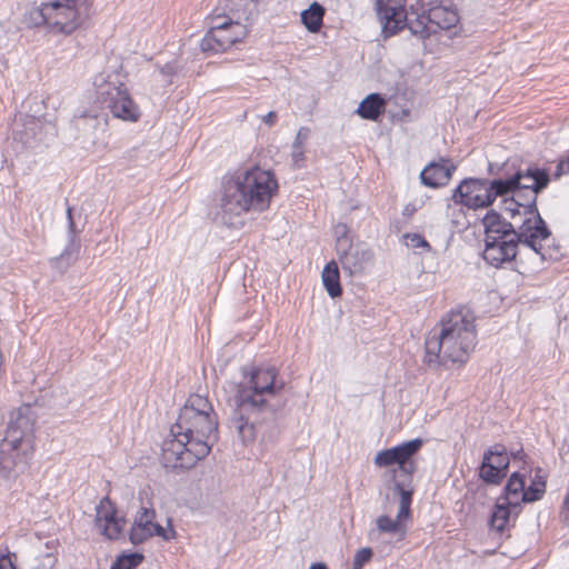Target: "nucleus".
Masks as SVG:
<instances>
[{"label":"nucleus","mask_w":569,"mask_h":569,"mask_svg":"<svg viewBox=\"0 0 569 569\" xmlns=\"http://www.w3.org/2000/svg\"><path fill=\"white\" fill-rule=\"evenodd\" d=\"M513 458H522L525 456L522 450H518L517 452L512 453Z\"/></svg>","instance_id":"obj_44"},{"label":"nucleus","mask_w":569,"mask_h":569,"mask_svg":"<svg viewBox=\"0 0 569 569\" xmlns=\"http://www.w3.org/2000/svg\"><path fill=\"white\" fill-rule=\"evenodd\" d=\"M373 556L372 549L369 547H365L359 549L353 557L352 569H362L366 563H368Z\"/></svg>","instance_id":"obj_34"},{"label":"nucleus","mask_w":569,"mask_h":569,"mask_svg":"<svg viewBox=\"0 0 569 569\" xmlns=\"http://www.w3.org/2000/svg\"><path fill=\"white\" fill-rule=\"evenodd\" d=\"M509 463L505 446L497 443L485 452L479 477L487 483L499 485L507 475Z\"/></svg>","instance_id":"obj_16"},{"label":"nucleus","mask_w":569,"mask_h":569,"mask_svg":"<svg viewBox=\"0 0 569 569\" xmlns=\"http://www.w3.org/2000/svg\"><path fill=\"white\" fill-rule=\"evenodd\" d=\"M517 193H525L526 202H519L523 207L525 216L540 214L537 208V196L547 188L550 182L549 172L538 167H528L512 174Z\"/></svg>","instance_id":"obj_11"},{"label":"nucleus","mask_w":569,"mask_h":569,"mask_svg":"<svg viewBox=\"0 0 569 569\" xmlns=\"http://www.w3.org/2000/svg\"><path fill=\"white\" fill-rule=\"evenodd\" d=\"M486 239L512 240L520 242L523 249L529 250L539 263L547 260H557L560 256L558 247H551V232L540 214L526 216L518 230L511 222L506 221L500 213L489 210L482 219Z\"/></svg>","instance_id":"obj_5"},{"label":"nucleus","mask_w":569,"mask_h":569,"mask_svg":"<svg viewBox=\"0 0 569 569\" xmlns=\"http://www.w3.org/2000/svg\"><path fill=\"white\" fill-rule=\"evenodd\" d=\"M546 491V480L543 477L536 476L532 483L525 489L521 501L522 502H535L540 500Z\"/></svg>","instance_id":"obj_29"},{"label":"nucleus","mask_w":569,"mask_h":569,"mask_svg":"<svg viewBox=\"0 0 569 569\" xmlns=\"http://www.w3.org/2000/svg\"><path fill=\"white\" fill-rule=\"evenodd\" d=\"M292 161L296 167H300V163L305 160V150L303 148L292 147L291 152Z\"/></svg>","instance_id":"obj_36"},{"label":"nucleus","mask_w":569,"mask_h":569,"mask_svg":"<svg viewBox=\"0 0 569 569\" xmlns=\"http://www.w3.org/2000/svg\"><path fill=\"white\" fill-rule=\"evenodd\" d=\"M455 203L477 210L491 206L490 192L487 188V179L466 178L453 190Z\"/></svg>","instance_id":"obj_14"},{"label":"nucleus","mask_w":569,"mask_h":569,"mask_svg":"<svg viewBox=\"0 0 569 569\" xmlns=\"http://www.w3.org/2000/svg\"><path fill=\"white\" fill-rule=\"evenodd\" d=\"M212 26L201 40V50L222 52L241 42L249 33V16L242 17L239 10L230 9L228 13H218L212 18Z\"/></svg>","instance_id":"obj_8"},{"label":"nucleus","mask_w":569,"mask_h":569,"mask_svg":"<svg viewBox=\"0 0 569 569\" xmlns=\"http://www.w3.org/2000/svg\"><path fill=\"white\" fill-rule=\"evenodd\" d=\"M325 13L326 9L323 6L313 1L309 8L301 12L300 17L306 29L311 33H316L322 27Z\"/></svg>","instance_id":"obj_23"},{"label":"nucleus","mask_w":569,"mask_h":569,"mask_svg":"<svg viewBox=\"0 0 569 569\" xmlns=\"http://www.w3.org/2000/svg\"><path fill=\"white\" fill-rule=\"evenodd\" d=\"M516 181L512 180V174L508 177H498L492 180L487 179V188L490 192L491 204L498 197H506L510 193L517 194Z\"/></svg>","instance_id":"obj_26"},{"label":"nucleus","mask_w":569,"mask_h":569,"mask_svg":"<svg viewBox=\"0 0 569 569\" xmlns=\"http://www.w3.org/2000/svg\"><path fill=\"white\" fill-rule=\"evenodd\" d=\"M337 254L342 270L348 276L365 273L373 262V252L365 242L352 243L349 237H337Z\"/></svg>","instance_id":"obj_13"},{"label":"nucleus","mask_w":569,"mask_h":569,"mask_svg":"<svg viewBox=\"0 0 569 569\" xmlns=\"http://www.w3.org/2000/svg\"><path fill=\"white\" fill-rule=\"evenodd\" d=\"M90 12L89 0H54L42 3L31 14L37 26L46 24L60 33L70 34L82 26Z\"/></svg>","instance_id":"obj_7"},{"label":"nucleus","mask_w":569,"mask_h":569,"mask_svg":"<svg viewBox=\"0 0 569 569\" xmlns=\"http://www.w3.org/2000/svg\"><path fill=\"white\" fill-rule=\"evenodd\" d=\"M423 441L416 438L392 448L380 450L375 456L373 462L379 468L397 465L398 469L393 470V477H396L397 471H400L403 477L412 478L417 470V463L412 460V457L421 449Z\"/></svg>","instance_id":"obj_12"},{"label":"nucleus","mask_w":569,"mask_h":569,"mask_svg":"<svg viewBox=\"0 0 569 569\" xmlns=\"http://www.w3.org/2000/svg\"><path fill=\"white\" fill-rule=\"evenodd\" d=\"M122 519L117 517V510L108 497L101 499L96 508V525L101 533L110 540L118 539L121 533Z\"/></svg>","instance_id":"obj_18"},{"label":"nucleus","mask_w":569,"mask_h":569,"mask_svg":"<svg viewBox=\"0 0 569 569\" xmlns=\"http://www.w3.org/2000/svg\"><path fill=\"white\" fill-rule=\"evenodd\" d=\"M119 567H120L119 565H114V563H113V565L111 566V569H121V568H119Z\"/></svg>","instance_id":"obj_46"},{"label":"nucleus","mask_w":569,"mask_h":569,"mask_svg":"<svg viewBox=\"0 0 569 569\" xmlns=\"http://www.w3.org/2000/svg\"><path fill=\"white\" fill-rule=\"evenodd\" d=\"M309 132H310V130L308 128L301 127L297 132V136L292 143V147L303 148V144L309 137Z\"/></svg>","instance_id":"obj_35"},{"label":"nucleus","mask_w":569,"mask_h":569,"mask_svg":"<svg viewBox=\"0 0 569 569\" xmlns=\"http://www.w3.org/2000/svg\"><path fill=\"white\" fill-rule=\"evenodd\" d=\"M277 189L273 173L258 167L226 178L220 198L221 221L228 227L240 228L246 213L269 208Z\"/></svg>","instance_id":"obj_3"},{"label":"nucleus","mask_w":569,"mask_h":569,"mask_svg":"<svg viewBox=\"0 0 569 569\" xmlns=\"http://www.w3.org/2000/svg\"><path fill=\"white\" fill-rule=\"evenodd\" d=\"M427 20L429 23L436 24L440 29H450L455 27L459 20L456 11L446 7H433L428 11Z\"/></svg>","instance_id":"obj_24"},{"label":"nucleus","mask_w":569,"mask_h":569,"mask_svg":"<svg viewBox=\"0 0 569 569\" xmlns=\"http://www.w3.org/2000/svg\"><path fill=\"white\" fill-rule=\"evenodd\" d=\"M322 283L331 298H338L342 295L339 268L336 261L328 262L323 268Z\"/></svg>","instance_id":"obj_25"},{"label":"nucleus","mask_w":569,"mask_h":569,"mask_svg":"<svg viewBox=\"0 0 569 569\" xmlns=\"http://www.w3.org/2000/svg\"><path fill=\"white\" fill-rule=\"evenodd\" d=\"M475 320V315L467 308L448 312L441 319L440 331L426 340V363L430 367L465 363L477 343Z\"/></svg>","instance_id":"obj_4"},{"label":"nucleus","mask_w":569,"mask_h":569,"mask_svg":"<svg viewBox=\"0 0 569 569\" xmlns=\"http://www.w3.org/2000/svg\"><path fill=\"white\" fill-rule=\"evenodd\" d=\"M143 558V555L139 552L123 555L114 562V565H119V568L121 569H134L142 562Z\"/></svg>","instance_id":"obj_33"},{"label":"nucleus","mask_w":569,"mask_h":569,"mask_svg":"<svg viewBox=\"0 0 569 569\" xmlns=\"http://www.w3.org/2000/svg\"><path fill=\"white\" fill-rule=\"evenodd\" d=\"M457 166L452 160L447 158H439L438 161H432L423 168L420 172L422 184L430 188H439L448 184L452 173L456 171Z\"/></svg>","instance_id":"obj_19"},{"label":"nucleus","mask_w":569,"mask_h":569,"mask_svg":"<svg viewBox=\"0 0 569 569\" xmlns=\"http://www.w3.org/2000/svg\"><path fill=\"white\" fill-rule=\"evenodd\" d=\"M97 100L102 108L119 119L137 121L140 118V109L131 99L127 88L109 81L97 84Z\"/></svg>","instance_id":"obj_10"},{"label":"nucleus","mask_w":569,"mask_h":569,"mask_svg":"<svg viewBox=\"0 0 569 569\" xmlns=\"http://www.w3.org/2000/svg\"><path fill=\"white\" fill-rule=\"evenodd\" d=\"M519 202H526L525 193H517L516 196L511 197L510 199H503V210L509 212L510 218L515 219L516 216L521 214V210H523L522 204Z\"/></svg>","instance_id":"obj_31"},{"label":"nucleus","mask_w":569,"mask_h":569,"mask_svg":"<svg viewBox=\"0 0 569 569\" xmlns=\"http://www.w3.org/2000/svg\"><path fill=\"white\" fill-rule=\"evenodd\" d=\"M569 171V158L567 161H561L558 166H557V171H556V176L559 177L561 176L562 173Z\"/></svg>","instance_id":"obj_40"},{"label":"nucleus","mask_w":569,"mask_h":569,"mask_svg":"<svg viewBox=\"0 0 569 569\" xmlns=\"http://www.w3.org/2000/svg\"><path fill=\"white\" fill-rule=\"evenodd\" d=\"M511 509H520L519 501L498 499L490 517V526L495 530L502 532L510 519Z\"/></svg>","instance_id":"obj_21"},{"label":"nucleus","mask_w":569,"mask_h":569,"mask_svg":"<svg viewBox=\"0 0 569 569\" xmlns=\"http://www.w3.org/2000/svg\"><path fill=\"white\" fill-rule=\"evenodd\" d=\"M32 420L20 409L12 413L0 446V486L23 471L32 451Z\"/></svg>","instance_id":"obj_6"},{"label":"nucleus","mask_w":569,"mask_h":569,"mask_svg":"<svg viewBox=\"0 0 569 569\" xmlns=\"http://www.w3.org/2000/svg\"><path fill=\"white\" fill-rule=\"evenodd\" d=\"M525 491V476L519 472H513L505 487V497H500L505 501L511 500L512 497L522 495Z\"/></svg>","instance_id":"obj_30"},{"label":"nucleus","mask_w":569,"mask_h":569,"mask_svg":"<svg viewBox=\"0 0 569 569\" xmlns=\"http://www.w3.org/2000/svg\"><path fill=\"white\" fill-rule=\"evenodd\" d=\"M309 569H328V567L323 562H316Z\"/></svg>","instance_id":"obj_43"},{"label":"nucleus","mask_w":569,"mask_h":569,"mask_svg":"<svg viewBox=\"0 0 569 569\" xmlns=\"http://www.w3.org/2000/svg\"><path fill=\"white\" fill-rule=\"evenodd\" d=\"M262 121L269 127L273 126L277 121V113L274 111L268 112L266 116L262 117Z\"/></svg>","instance_id":"obj_39"},{"label":"nucleus","mask_w":569,"mask_h":569,"mask_svg":"<svg viewBox=\"0 0 569 569\" xmlns=\"http://www.w3.org/2000/svg\"><path fill=\"white\" fill-rule=\"evenodd\" d=\"M565 506L567 507V509L569 510V493L566 496L565 498Z\"/></svg>","instance_id":"obj_45"},{"label":"nucleus","mask_w":569,"mask_h":569,"mask_svg":"<svg viewBox=\"0 0 569 569\" xmlns=\"http://www.w3.org/2000/svg\"><path fill=\"white\" fill-rule=\"evenodd\" d=\"M160 73L164 77H172L173 74H176L177 72V67L174 63L172 62H169V63H166L164 66L160 67L159 69Z\"/></svg>","instance_id":"obj_37"},{"label":"nucleus","mask_w":569,"mask_h":569,"mask_svg":"<svg viewBox=\"0 0 569 569\" xmlns=\"http://www.w3.org/2000/svg\"><path fill=\"white\" fill-rule=\"evenodd\" d=\"M387 99L380 93L368 94L356 110V113L370 121H377L386 111Z\"/></svg>","instance_id":"obj_20"},{"label":"nucleus","mask_w":569,"mask_h":569,"mask_svg":"<svg viewBox=\"0 0 569 569\" xmlns=\"http://www.w3.org/2000/svg\"><path fill=\"white\" fill-rule=\"evenodd\" d=\"M403 519H391L389 516H380L376 520L377 532L378 533H388L392 535L397 538L398 541H401L406 537V527L402 525Z\"/></svg>","instance_id":"obj_27"},{"label":"nucleus","mask_w":569,"mask_h":569,"mask_svg":"<svg viewBox=\"0 0 569 569\" xmlns=\"http://www.w3.org/2000/svg\"><path fill=\"white\" fill-rule=\"evenodd\" d=\"M277 376L274 367L258 368L251 373L249 387H238L230 428L237 431L243 443L254 439L266 420H274L276 409L269 403L268 397L274 396L284 387V381H279Z\"/></svg>","instance_id":"obj_2"},{"label":"nucleus","mask_w":569,"mask_h":569,"mask_svg":"<svg viewBox=\"0 0 569 569\" xmlns=\"http://www.w3.org/2000/svg\"><path fill=\"white\" fill-rule=\"evenodd\" d=\"M0 569H14V567L8 557H1L0 558Z\"/></svg>","instance_id":"obj_41"},{"label":"nucleus","mask_w":569,"mask_h":569,"mask_svg":"<svg viewBox=\"0 0 569 569\" xmlns=\"http://www.w3.org/2000/svg\"><path fill=\"white\" fill-rule=\"evenodd\" d=\"M67 218H68V229H69V244L64 249V251L57 258L53 259V262L59 264L62 263L64 260H67V264L70 263L69 259L71 256V248H73V242L77 233H79V230L76 228V223L72 218V208H67Z\"/></svg>","instance_id":"obj_28"},{"label":"nucleus","mask_w":569,"mask_h":569,"mask_svg":"<svg viewBox=\"0 0 569 569\" xmlns=\"http://www.w3.org/2000/svg\"><path fill=\"white\" fill-rule=\"evenodd\" d=\"M336 233L338 237H348L347 236V226L346 224H338L336 227Z\"/></svg>","instance_id":"obj_42"},{"label":"nucleus","mask_w":569,"mask_h":569,"mask_svg":"<svg viewBox=\"0 0 569 569\" xmlns=\"http://www.w3.org/2000/svg\"><path fill=\"white\" fill-rule=\"evenodd\" d=\"M218 416L206 396L190 395L180 409L170 438L162 445L166 468L190 469L206 458L217 441Z\"/></svg>","instance_id":"obj_1"},{"label":"nucleus","mask_w":569,"mask_h":569,"mask_svg":"<svg viewBox=\"0 0 569 569\" xmlns=\"http://www.w3.org/2000/svg\"><path fill=\"white\" fill-rule=\"evenodd\" d=\"M486 248L483 250V259L493 267H500L503 262L513 261L519 256L520 262L523 261V258L532 260V262H539L538 259H533L532 254L522 253L525 250L521 247L520 242H516L512 240H503V239H495L491 237L490 239H485Z\"/></svg>","instance_id":"obj_15"},{"label":"nucleus","mask_w":569,"mask_h":569,"mask_svg":"<svg viewBox=\"0 0 569 569\" xmlns=\"http://www.w3.org/2000/svg\"><path fill=\"white\" fill-rule=\"evenodd\" d=\"M405 243L411 249H421L426 252L431 250V246L420 233H406L403 234Z\"/></svg>","instance_id":"obj_32"},{"label":"nucleus","mask_w":569,"mask_h":569,"mask_svg":"<svg viewBox=\"0 0 569 569\" xmlns=\"http://www.w3.org/2000/svg\"><path fill=\"white\" fill-rule=\"evenodd\" d=\"M405 0H376V10L385 38L392 37L408 27L412 34L428 38L430 30L427 16H420L416 22H408Z\"/></svg>","instance_id":"obj_9"},{"label":"nucleus","mask_w":569,"mask_h":569,"mask_svg":"<svg viewBox=\"0 0 569 569\" xmlns=\"http://www.w3.org/2000/svg\"><path fill=\"white\" fill-rule=\"evenodd\" d=\"M412 478L405 477L403 480H396L393 491L400 496L398 519H407L410 516L413 489L410 487Z\"/></svg>","instance_id":"obj_22"},{"label":"nucleus","mask_w":569,"mask_h":569,"mask_svg":"<svg viewBox=\"0 0 569 569\" xmlns=\"http://www.w3.org/2000/svg\"><path fill=\"white\" fill-rule=\"evenodd\" d=\"M156 511L152 508L141 507L134 517L129 532V540L132 545H141L153 536L169 540L166 529L154 521Z\"/></svg>","instance_id":"obj_17"},{"label":"nucleus","mask_w":569,"mask_h":569,"mask_svg":"<svg viewBox=\"0 0 569 569\" xmlns=\"http://www.w3.org/2000/svg\"><path fill=\"white\" fill-rule=\"evenodd\" d=\"M503 168H505V166L499 167V166H497L495 163L489 162L488 172H489L490 176H495L496 178L505 177L502 174Z\"/></svg>","instance_id":"obj_38"}]
</instances>
